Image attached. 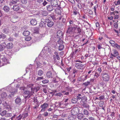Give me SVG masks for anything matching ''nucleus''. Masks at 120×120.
<instances>
[{"label":"nucleus","instance_id":"27","mask_svg":"<svg viewBox=\"0 0 120 120\" xmlns=\"http://www.w3.org/2000/svg\"><path fill=\"white\" fill-rule=\"evenodd\" d=\"M78 101V99L77 98H73L71 100V102L75 104Z\"/></svg>","mask_w":120,"mask_h":120},{"label":"nucleus","instance_id":"51","mask_svg":"<svg viewBox=\"0 0 120 120\" xmlns=\"http://www.w3.org/2000/svg\"><path fill=\"white\" fill-rule=\"evenodd\" d=\"M43 79L44 78L43 77H38L36 79V80L37 81L40 80H41Z\"/></svg>","mask_w":120,"mask_h":120},{"label":"nucleus","instance_id":"15","mask_svg":"<svg viewBox=\"0 0 120 120\" xmlns=\"http://www.w3.org/2000/svg\"><path fill=\"white\" fill-rule=\"evenodd\" d=\"M84 117L83 114L81 113H79L78 114L77 116V118L79 120L83 119Z\"/></svg>","mask_w":120,"mask_h":120},{"label":"nucleus","instance_id":"42","mask_svg":"<svg viewBox=\"0 0 120 120\" xmlns=\"http://www.w3.org/2000/svg\"><path fill=\"white\" fill-rule=\"evenodd\" d=\"M22 117V116L21 114H20L19 116L16 117V120H20Z\"/></svg>","mask_w":120,"mask_h":120},{"label":"nucleus","instance_id":"39","mask_svg":"<svg viewBox=\"0 0 120 120\" xmlns=\"http://www.w3.org/2000/svg\"><path fill=\"white\" fill-rule=\"evenodd\" d=\"M79 14V12H78V10L76 9V10H74L73 11V14L75 15H76L78 14Z\"/></svg>","mask_w":120,"mask_h":120},{"label":"nucleus","instance_id":"36","mask_svg":"<svg viewBox=\"0 0 120 120\" xmlns=\"http://www.w3.org/2000/svg\"><path fill=\"white\" fill-rule=\"evenodd\" d=\"M82 106L84 107L85 108H89V105L87 103H83L82 104Z\"/></svg>","mask_w":120,"mask_h":120},{"label":"nucleus","instance_id":"62","mask_svg":"<svg viewBox=\"0 0 120 120\" xmlns=\"http://www.w3.org/2000/svg\"><path fill=\"white\" fill-rule=\"evenodd\" d=\"M49 81L48 80H43L42 81V82L43 83L45 84L48 83Z\"/></svg>","mask_w":120,"mask_h":120},{"label":"nucleus","instance_id":"49","mask_svg":"<svg viewBox=\"0 0 120 120\" xmlns=\"http://www.w3.org/2000/svg\"><path fill=\"white\" fill-rule=\"evenodd\" d=\"M49 47L48 46H46L43 49L44 50H45L47 52L49 51Z\"/></svg>","mask_w":120,"mask_h":120},{"label":"nucleus","instance_id":"30","mask_svg":"<svg viewBox=\"0 0 120 120\" xmlns=\"http://www.w3.org/2000/svg\"><path fill=\"white\" fill-rule=\"evenodd\" d=\"M54 96H56L57 97H62L63 96V95L61 93H54Z\"/></svg>","mask_w":120,"mask_h":120},{"label":"nucleus","instance_id":"47","mask_svg":"<svg viewBox=\"0 0 120 120\" xmlns=\"http://www.w3.org/2000/svg\"><path fill=\"white\" fill-rule=\"evenodd\" d=\"M17 92V90H16L14 92H11V94H10L9 96H10V97L13 96Z\"/></svg>","mask_w":120,"mask_h":120},{"label":"nucleus","instance_id":"38","mask_svg":"<svg viewBox=\"0 0 120 120\" xmlns=\"http://www.w3.org/2000/svg\"><path fill=\"white\" fill-rule=\"evenodd\" d=\"M21 115L22 116V117H23V118H25L28 116V113L27 112H24Z\"/></svg>","mask_w":120,"mask_h":120},{"label":"nucleus","instance_id":"3","mask_svg":"<svg viewBox=\"0 0 120 120\" xmlns=\"http://www.w3.org/2000/svg\"><path fill=\"white\" fill-rule=\"evenodd\" d=\"M73 88L69 87H67L65 88V90L62 91L61 93H63L64 95H68L69 94V92H71Z\"/></svg>","mask_w":120,"mask_h":120},{"label":"nucleus","instance_id":"17","mask_svg":"<svg viewBox=\"0 0 120 120\" xmlns=\"http://www.w3.org/2000/svg\"><path fill=\"white\" fill-rule=\"evenodd\" d=\"M30 23L32 25H35L37 24V21L35 19H32L30 21Z\"/></svg>","mask_w":120,"mask_h":120},{"label":"nucleus","instance_id":"1","mask_svg":"<svg viewBox=\"0 0 120 120\" xmlns=\"http://www.w3.org/2000/svg\"><path fill=\"white\" fill-rule=\"evenodd\" d=\"M101 76L102 77L103 81L106 82H107L109 81L110 76L108 72L105 71L102 72L101 74Z\"/></svg>","mask_w":120,"mask_h":120},{"label":"nucleus","instance_id":"29","mask_svg":"<svg viewBox=\"0 0 120 120\" xmlns=\"http://www.w3.org/2000/svg\"><path fill=\"white\" fill-rule=\"evenodd\" d=\"M111 55L113 57H115L118 55V53L117 50H115L114 51V54H112V53H111Z\"/></svg>","mask_w":120,"mask_h":120},{"label":"nucleus","instance_id":"20","mask_svg":"<svg viewBox=\"0 0 120 120\" xmlns=\"http://www.w3.org/2000/svg\"><path fill=\"white\" fill-rule=\"evenodd\" d=\"M87 98L84 95L83 96V98H82L81 99V100L80 101V103L82 102L83 103H85L87 102Z\"/></svg>","mask_w":120,"mask_h":120},{"label":"nucleus","instance_id":"59","mask_svg":"<svg viewBox=\"0 0 120 120\" xmlns=\"http://www.w3.org/2000/svg\"><path fill=\"white\" fill-rule=\"evenodd\" d=\"M8 40L9 41L12 42L13 41V39L12 38L10 37L8 39Z\"/></svg>","mask_w":120,"mask_h":120},{"label":"nucleus","instance_id":"25","mask_svg":"<svg viewBox=\"0 0 120 120\" xmlns=\"http://www.w3.org/2000/svg\"><path fill=\"white\" fill-rule=\"evenodd\" d=\"M3 9L4 11L6 12H8L10 10L8 6H4Z\"/></svg>","mask_w":120,"mask_h":120},{"label":"nucleus","instance_id":"50","mask_svg":"<svg viewBox=\"0 0 120 120\" xmlns=\"http://www.w3.org/2000/svg\"><path fill=\"white\" fill-rule=\"evenodd\" d=\"M78 72V71L75 69L74 68L73 69L72 73L76 74Z\"/></svg>","mask_w":120,"mask_h":120},{"label":"nucleus","instance_id":"64","mask_svg":"<svg viewBox=\"0 0 120 120\" xmlns=\"http://www.w3.org/2000/svg\"><path fill=\"white\" fill-rule=\"evenodd\" d=\"M45 22H47V23H48L49 22L51 21L50 19H45Z\"/></svg>","mask_w":120,"mask_h":120},{"label":"nucleus","instance_id":"60","mask_svg":"<svg viewBox=\"0 0 120 120\" xmlns=\"http://www.w3.org/2000/svg\"><path fill=\"white\" fill-rule=\"evenodd\" d=\"M56 105H57V106L58 107H60L62 105V104L60 102H59L58 103H56Z\"/></svg>","mask_w":120,"mask_h":120},{"label":"nucleus","instance_id":"13","mask_svg":"<svg viewBox=\"0 0 120 120\" xmlns=\"http://www.w3.org/2000/svg\"><path fill=\"white\" fill-rule=\"evenodd\" d=\"M51 4L53 7L58 6L57 1L56 0H52L51 2Z\"/></svg>","mask_w":120,"mask_h":120},{"label":"nucleus","instance_id":"56","mask_svg":"<svg viewBox=\"0 0 120 120\" xmlns=\"http://www.w3.org/2000/svg\"><path fill=\"white\" fill-rule=\"evenodd\" d=\"M21 2L23 4H26L27 2V0H21Z\"/></svg>","mask_w":120,"mask_h":120},{"label":"nucleus","instance_id":"6","mask_svg":"<svg viewBox=\"0 0 120 120\" xmlns=\"http://www.w3.org/2000/svg\"><path fill=\"white\" fill-rule=\"evenodd\" d=\"M54 55H53V57L55 62H56L57 61L56 59L57 60H59L60 59V57L58 53L56 51L54 52Z\"/></svg>","mask_w":120,"mask_h":120},{"label":"nucleus","instance_id":"11","mask_svg":"<svg viewBox=\"0 0 120 120\" xmlns=\"http://www.w3.org/2000/svg\"><path fill=\"white\" fill-rule=\"evenodd\" d=\"M65 6V3L63 1H61L60 3V4L58 5V7L55 10V11H56L57 9L59 10L60 9L61 7L64 8Z\"/></svg>","mask_w":120,"mask_h":120},{"label":"nucleus","instance_id":"37","mask_svg":"<svg viewBox=\"0 0 120 120\" xmlns=\"http://www.w3.org/2000/svg\"><path fill=\"white\" fill-rule=\"evenodd\" d=\"M6 37V36L5 34H0V39H3Z\"/></svg>","mask_w":120,"mask_h":120},{"label":"nucleus","instance_id":"14","mask_svg":"<svg viewBox=\"0 0 120 120\" xmlns=\"http://www.w3.org/2000/svg\"><path fill=\"white\" fill-rule=\"evenodd\" d=\"M46 23L45 22V20L44 19H41V22L40 23L39 26L40 27H45Z\"/></svg>","mask_w":120,"mask_h":120},{"label":"nucleus","instance_id":"4","mask_svg":"<svg viewBox=\"0 0 120 120\" xmlns=\"http://www.w3.org/2000/svg\"><path fill=\"white\" fill-rule=\"evenodd\" d=\"M47 57H46V56H44L43 57H41L40 59V61L41 62H42V64L43 65H47V63L48 62V59L49 58V56L48 55H46Z\"/></svg>","mask_w":120,"mask_h":120},{"label":"nucleus","instance_id":"58","mask_svg":"<svg viewBox=\"0 0 120 120\" xmlns=\"http://www.w3.org/2000/svg\"><path fill=\"white\" fill-rule=\"evenodd\" d=\"M104 96L101 95L99 97L98 99H99V100H103L104 99Z\"/></svg>","mask_w":120,"mask_h":120},{"label":"nucleus","instance_id":"24","mask_svg":"<svg viewBox=\"0 0 120 120\" xmlns=\"http://www.w3.org/2000/svg\"><path fill=\"white\" fill-rule=\"evenodd\" d=\"M13 47V45L11 43H8L7 45V48L8 49H11Z\"/></svg>","mask_w":120,"mask_h":120},{"label":"nucleus","instance_id":"31","mask_svg":"<svg viewBox=\"0 0 120 120\" xmlns=\"http://www.w3.org/2000/svg\"><path fill=\"white\" fill-rule=\"evenodd\" d=\"M30 34V32L28 31H24L23 34L24 36H27L29 35Z\"/></svg>","mask_w":120,"mask_h":120},{"label":"nucleus","instance_id":"43","mask_svg":"<svg viewBox=\"0 0 120 120\" xmlns=\"http://www.w3.org/2000/svg\"><path fill=\"white\" fill-rule=\"evenodd\" d=\"M109 43L112 46H114L116 45V44H115V42L113 41H109Z\"/></svg>","mask_w":120,"mask_h":120},{"label":"nucleus","instance_id":"33","mask_svg":"<svg viewBox=\"0 0 120 120\" xmlns=\"http://www.w3.org/2000/svg\"><path fill=\"white\" fill-rule=\"evenodd\" d=\"M7 94L5 92L1 94V97L2 98H5L7 97Z\"/></svg>","mask_w":120,"mask_h":120},{"label":"nucleus","instance_id":"5","mask_svg":"<svg viewBox=\"0 0 120 120\" xmlns=\"http://www.w3.org/2000/svg\"><path fill=\"white\" fill-rule=\"evenodd\" d=\"M56 74L55 72H53L52 73L51 71H49L47 73L46 76L48 78H52L55 77Z\"/></svg>","mask_w":120,"mask_h":120},{"label":"nucleus","instance_id":"35","mask_svg":"<svg viewBox=\"0 0 120 120\" xmlns=\"http://www.w3.org/2000/svg\"><path fill=\"white\" fill-rule=\"evenodd\" d=\"M100 74L98 73V72H96L94 75V78L95 79L97 78L100 75Z\"/></svg>","mask_w":120,"mask_h":120},{"label":"nucleus","instance_id":"34","mask_svg":"<svg viewBox=\"0 0 120 120\" xmlns=\"http://www.w3.org/2000/svg\"><path fill=\"white\" fill-rule=\"evenodd\" d=\"M7 111L6 110H4L1 113H0V115L2 116H5L6 115Z\"/></svg>","mask_w":120,"mask_h":120},{"label":"nucleus","instance_id":"18","mask_svg":"<svg viewBox=\"0 0 120 120\" xmlns=\"http://www.w3.org/2000/svg\"><path fill=\"white\" fill-rule=\"evenodd\" d=\"M60 78L57 76H56L53 79V81L54 83H58L60 81Z\"/></svg>","mask_w":120,"mask_h":120},{"label":"nucleus","instance_id":"63","mask_svg":"<svg viewBox=\"0 0 120 120\" xmlns=\"http://www.w3.org/2000/svg\"><path fill=\"white\" fill-rule=\"evenodd\" d=\"M48 113L47 112H45L44 113L43 115L45 116H48Z\"/></svg>","mask_w":120,"mask_h":120},{"label":"nucleus","instance_id":"16","mask_svg":"<svg viewBox=\"0 0 120 120\" xmlns=\"http://www.w3.org/2000/svg\"><path fill=\"white\" fill-rule=\"evenodd\" d=\"M52 6H53L52 5H49L46 6V8L47 10L49 11L53 10V8Z\"/></svg>","mask_w":120,"mask_h":120},{"label":"nucleus","instance_id":"21","mask_svg":"<svg viewBox=\"0 0 120 120\" xmlns=\"http://www.w3.org/2000/svg\"><path fill=\"white\" fill-rule=\"evenodd\" d=\"M76 98L78 100H80L82 99L83 96V95L82 93L79 94H77V95Z\"/></svg>","mask_w":120,"mask_h":120},{"label":"nucleus","instance_id":"40","mask_svg":"<svg viewBox=\"0 0 120 120\" xmlns=\"http://www.w3.org/2000/svg\"><path fill=\"white\" fill-rule=\"evenodd\" d=\"M76 28H77V32L78 33H80L81 32V29L80 28V27H79V26H76Z\"/></svg>","mask_w":120,"mask_h":120},{"label":"nucleus","instance_id":"32","mask_svg":"<svg viewBox=\"0 0 120 120\" xmlns=\"http://www.w3.org/2000/svg\"><path fill=\"white\" fill-rule=\"evenodd\" d=\"M38 75L39 76H41L43 74V72L41 70H39L38 72Z\"/></svg>","mask_w":120,"mask_h":120},{"label":"nucleus","instance_id":"28","mask_svg":"<svg viewBox=\"0 0 120 120\" xmlns=\"http://www.w3.org/2000/svg\"><path fill=\"white\" fill-rule=\"evenodd\" d=\"M19 0H12V1L10 2L9 4L10 5H12L13 4L16 3Z\"/></svg>","mask_w":120,"mask_h":120},{"label":"nucleus","instance_id":"44","mask_svg":"<svg viewBox=\"0 0 120 120\" xmlns=\"http://www.w3.org/2000/svg\"><path fill=\"white\" fill-rule=\"evenodd\" d=\"M64 47V45H60L59 47V50L61 51L63 50Z\"/></svg>","mask_w":120,"mask_h":120},{"label":"nucleus","instance_id":"19","mask_svg":"<svg viewBox=\"0 0 120 120\" xmlns=\"http://www.w3.org/2000/svg\"><path fill=\"white\" fill-rule=\"evenodd\" d=\"M68 120H75L76 118V116L71 114L68 116Z\"/></svg>","mask_w":120,"mask_h":120},{"label":"nucleus","instance_id":"7","mask_svg":"<svg viewBox=\"0 0 120 120\" xmlns=\"http://www.w3.org/2000/svg\"><path fill=\"white\" fill-rule=\"evenodd\" d=\"M75 67L78 69L82 70L84 68L85 66L84 65L78 63L75 64Z\"/></svg>","mask_w":120,"mask_h":120},{"label":"nucleus","instance_id":"46","mask_svg":"<svg viewBox=\"0 0 120 120\" xmlns=\"http://www.w3.org/2000/svg\"><path fill=\"white\" fill-rule=\"evenodd\" d=\"M2 60L4 62H8V60L7 58L6 57H4L2 59Z\"/></svg>","mask_w":120,"mask_h":120},{"label":"nucleus","instance_id":"10","mask_svg":"<svg viewBox=\"0 0 120 120\" xmlns=\"http://www.w3.org/2000/svg\"><path fill=\"white\" fill-rule=\"evenodd\" d=\"M48 106V104L47 103H44L41 106V107L42 108L41 111V112L44 111Z\"/></svg>","mask_w":120,"mask_h":120},{"label":"nucleus","instance_id":"53","mask_svg":"<svg viewBox=\"0 0 120 120\" xmlns=\"http://www.w3.org/2000/svg\"><path fill=\"white\" fill-rule=\"evenodd\" d=\"M31 37L29 36L26 37L25 38V40L27 41H30L31 40Z\"/></svg>","mask_w":120,"mask_h":120},{"label":"nucleus","instance_id":"52","mask_svg":"<svg viewBox=\"0 0 120 120\" xmlns=\"http://www.w3.org/2000/svg\"><path fill=\"white\" fill-rule=\"evenodd\" d=\"M83 112L84 113L85 115H88L89 113L88 111L87 110L85 109H84V110Z\"/></svg>","mask_w":120,"mask_h":120},{"label":"nucleus","instance_id":"2","mask_svg":"<svg viewBox=\"0 0 120 120\" xmlns=\"http://www.w3.org/2000/svg\"><path fill=\"white\" fill-rule=\"evenodd\" d=\"M21 6L18 5H13L12 8H11L15 11H18L19 13H22L23 12L25 9L23 8H20Z\"/></svg>","mask_w":120,"mask_h":120},{"label":"nucleus","instance_id":"61","mask_svg":"<svg viewBox=\"0 0 120 120\" xmlns=\"http://www.w3.org/2000/svg\"><path fill=\"white\" fill-rule=\"evenodd\" d=\"M90 82H87L84 83V84L86 86H87L90 84Z\"/></svg>","mask_w":120,"mask_h":120},{"label":"nucleus","instance_id":"12","mask_svg":"<svg viewBox=\"0 0 120 120\" xmlns=\"http://www.w3.org/2000/svg\"><path fill=\"white\" fill-rule=\"evenodd\" d=\"M15 103L16 104L19 105H21L22 103L21 100L19 97H18L15 100Z\"/></svg>","mask_w":120,"mask_h":120},{"label":"nucleus","instance_id":"54","mask_svg":"<svg viewBox=\"0 0 120 120\" xmlns=\"http://www.w3.org/2000/svg\"><path fill=\"white\" fill-rule=\"evenodd\" d=\"M4 48L3 46L1 44H0V52L4 50Z\"/></svg>","mask_w":120,"mask_h":120},{"label":"nucleus","instance_id":"57","mask_svg":"<svg viewBox=\"0 0 120 120\" xmlns=\"http://www.w3.org/2000/svg\"><path fill=\"white\" fill-rule=\"evenodd\" d=\"M97 72H98V73L100 74V73H101L102 70L101 69V68H98V70L97 71Z\"/></svg>","mask_w":120,"mask_h":120},{"label":"nucleus","instance_id":"48","mask_svg":"<svg viewBox=\"0 0 120 120\" xmlns=\"http://www.w3.org/2000/svg\"><path fill=\"white\" fill-rule=\"evenodd\" d=\"M12 116V114L11 113H6L5 117H10Z\"/></svg>","mask_w":120,"mask_h":120},{"label":"nucleus","instance_id":"26","mask_svg":"<svg viewBox=\"0 0 120 120\" xmlns=\"http://www.w3.org/2000/svg\"><path fill=\"white\" fill-rule=\"evenodd\" d=\"M54 24V22H53L50 21L47 24V26L49 27H50L53 25Z\"/></svg>","mask_w":120,"mask_h":120},{"label":"nucleus","instance_id":"22","mask_svg":"<svg viewBox=\"0 0 120 120\" xmlns=\"http://www.w3.org/2000/svg\"><path fill=\"white\" fill-rule=\"evenodd\" d=\"M75 28H74L72 27H69L68 28V30L67 31V32L68 33H69V34L71 33L73 31L74 29H75Z\"/></svg>","mask_w":120,"mask_h":120},{"label":"nucleus","instance_id":"55","mask_svg":"<svg viewBox=\"0 0 120 120\" xmlns=\"http://www.w3.org/2000/svg\"><path fill=\"white\" fill-rule=\"evenodd\" d=\"M77 7L79 9H81L82 7L81 5L80 2L78 3L77 4Z\"/></svg>","mask_w":120,"mask_h":120},{"label":"nucleus","instance_id":"9","mask_svg":"<svg viewBox=\"0 0 120 120\" xmlns=\"http://www.w3.org/2000/svg\"><path fill=\"white\" fill-rule=\"evenodd\" d=\"M79 110L78 107H74L71 110V114L75 116V115L79 112Z\"/></svg>","mask_w":120,"mask_h":120},{"label":"nucleus","instance_id":"41","mask_svg":"<svg viewBox=\"0 0 120 120\" xmlns=\"http://www.w3.org/2000/svg\"><path fill=\"white\" fill-rule=\"evenodd\" d=\"M42 14L43 16H46L48 14L47 12L46 11H43L42 12Z\"/></svg>","mask_w":120,"mask_h":120},{"label":"nucleus","instance_id":"23","mask_svg":"<svg viewBox=\"0 0 120 120\" xmlns=\"http://www.w3.org/2000/svg\"><path fill=\"white\" fill-rule=\"evenodd\" d=\"M9 30L7 27L5 28L2 29V31L3 33L5 34H7L9 33Z\"/></svg>","mask_w":120,"mask_h":120},{"label":"nucleus","instance_id":"8","mask_svg":"<svg viewBox=\"0 0 120 120\" xmlns=\"http://www.w3.org/2000/svg\"><path fill=\"white\" fill-rule=\"evenodd\" d=\"M23 94L24 95H27L25 96V98H29L32 95L31 91L27 90L24 91Z\"/></svg>","mask_w":120,"mask_h":120},{"label":"nucleus","instance_id":"45","mask_svg":"<svg viewBox=\"0 0 120 120\" xmlns=\"http://www.w3.org/2000/svg\"><path fill=\"white\" fill-rule=\"evenodd\" d=\"M43 2L42 4L43 6H45L47 5H48L49 3L48 2H47L46 0H44V1H43Z\"/></svg>","mask_w":120,"mask_h":120}]
</instances>
